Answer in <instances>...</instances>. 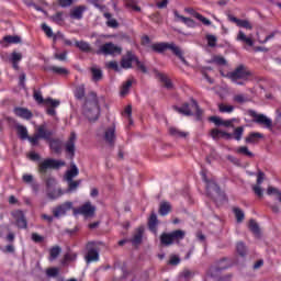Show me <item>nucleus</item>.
<instances>
[{"label": "nucleus", "instance_id": "393cba45", "mask_svg": "<svg viewBox=\"0 0 281 281\" xmlns=\"http://www.w3.org/2000/svg\"><path fill=\"white\" fill-rule=\"evenodd\" d=\"M104 139L110 146H115V125H112L105 130Z\"/></svg>", "mask_w": 281, "mask_h": 281}, {"label": "nucleus", "instance_id": "4d7b16f0", "mask_svg": "<svg viewBox=\"0 0 281 281\" xmlns=\"http://www.w3.org/2000/svg\"><path fill=\"white\" fill-rule=\"evenodd\" d=\"M220 113H233L234 112V105H225L221 103L218 105Z\"/></svg>", "mask_w": 281, "mask_h": 281}, {"label": "nucleus", "instance_id": "13d9d810", "mask_svg": "<svg viewBox=\"0 0 281 281\" xmlns=\"http://www.w3.org/2000/svg\"><path fill=\"white\" fill-rule=\"evenodd\" d=\"M234 102H237V104H245V102H249V99L245 94H236L234 97Z\"/></svg>", "mask_w": 281, "mask_h": 281}, {"label": "nucleus", "instance_id": "423d86ee", "mask_svg": "<svg viewBox=\"0 0 281 281\" xmlns=\"http://www.w3.org/2000/svg\"><path fill=\"white\" fill-rule=\"evenodd\" d=\"M57 183L55 178H48L46 180V195L50 201H56L66 194L65 190L56 187Z\"/></svg>", "mask_w": 281, "mask_h": 281}, {"label": "nucleus", "instance_id": "7ed1b4c3", "mask_svg": "<svg viewBox=\"0 0 281 281\" xmlns=\"http://www.w3.org/2000/svg\"><path fill=\"white\" fill-rule=\"evenodd\" d=\"M201 177L206 184V194L210 196V199H212V201H214V203L217 201L216 196L221 198L222 200L225 199V193L221 191V187H218L216 181L207 179V170L202 169Z\"/></svg>", "mask_w": 281, "mask_h": 281}, {"label": "nucleus", "instance_id": "4468645a", "mask_svg": "<svg viewBox=\"0 0 281 281\" xmlns=\"http://www.w3.org/2000/svg\"><path fill=\"white\" fill-rule=\"evenodd\" d=\"M76 139H78V137L76 136V132H71L68 140L65 143V150L67 155H69L70 159H74V157H76Z\"/></svg>", "mask_w": 281, "mask_h": 281}, {"label": "nucleus", "instance_id": "cd10ccee", "mask_svg": "<svg viewBox=\"0 0 281 281\" xmlns=\"http://www.w3.org/2000/svg\"><path fill=\"white\" fill-rule=\"evenodd\" d=\"M265 135L260 132H251L245 139L246 144H258Z\"/></svg>", "mask_w": 281, "mask_h": 281}, {"label": "nucleus", "instance_id": "774afa93", "mask_svg": "<svg viewBox=\"0 0 281 281\" xmlns=\"http://www.w3.org/2000/svg\"><path fill=\"white\" fill-rule=\"evenodd\" d=\"M22 181L24 183H27V184H31V183H34V176L30 175V173H24L22 176Z\"/></svg>", "mask_w": 281, "mask_h": 281}, {"label": "nucleus", "instance_id": "7c9ffc66", "mask_svg": "<svg viewBox=\"0 0 281 281\" xmlns=\"http://www.w3.org/2000/svg\"><path fill=\"white\" fill-rule=\"evenodd\" d=\"M175 16L177 19H180V21H182V23H184V25H187V27H196V22L194 20L179 14L178 11H175Z\"/></svg>", "mask_w": 281, "mask_h": 281}, {"label": "nucleus", "instance_id": "72a5a7b5", "mask_svg": "<svg viewBox=\"0 0 281 281\" xmlns=\"http://www.w3.org/2000/svg\"><path fill=\"white\" fill-rule=\"evenodd\" d=\"M157 78L160 80V82H162L164 87H166V89H172L175 86L172 85V81L170 80V78H168V76L158 72L157 74Z\"/></svg>", "mask_w": 281, "mask_h": 281}, {"label": "nucleus", "instance_id": "ea45409f", "mask_svg": "<svg viewBox=\"0 0 281 281\" xmlns=\"http://www.w3.org/2000/svg\"><path fill=\"white\" fill-rule=\"evenodd\" d=\"M85 93H86L85 83H81V85L76 87V89H75V98L77 100H83L85 99Z\"/></svg>", "mask_w": 281, "mask_h": 281}, {"label": "nucleus", "instance_id": "864d4df0", "mask_svg": "<svg viewBox=\"0 0 281 281\" xmlns=\"http://www.w3.org/2000/svg\"><path fill=\"white\" fill-rule=\"evenodd\" d=\"M58 273H60V269L56 267L46 269L47 278H58Z\"/></svg>", "mask_w": 281, "mask_h": 281}, {"label": "nucleus", "instance_id": "ddd939ff", "mask_svg": "<svg viewBox=\"0 0 281 281\" xmlns=\"http://www.w3.org/2000/svg\"><path fill=\"white\" fill-rule=\"evenodd\" d=\"M225 269H229V259L224 257L210 268L209 273L211 278H215V273H221V271H225Z\"/></svg>", "mask_w": 281, "mask_h": 281}, {"label": "nucleus", "instance_id": "c756f323", "mask_svg": "<svg viewBox=\"0 0 281 281\" xmlns=\"http://www.w3.org/2000/svg\"><path fill=\"white\" fill-rule=\"evenodd\" d=\"M169 235L171 236V240L173 243H181V240L186 238V233L184 231L181 229L172 231L171 233H169Z\"/></svg>", "mask_w": 281, "mask_h": 281}, {"label": "nucleus", "instance_id": "2eb2a0df", "mask_svg": "<svg viewBox=\"0 0 281 281\" xmlns=\"http://www.w3.org/2000/svg\"><path fill=\"white\" fill-rule=\"evenodd\" d=\"M15 131L20 139H23V140L29 139V142H31L33 146H36V134H33V136L30 137V135L27 134V127L21 124H16Z\"/></svg>", "mask_w": 281, "mask_h": 281}, {"label": "nucleus", "instance_id": "58836bf2", "mask_svg": "<svg viewBox=\"0 0 281 281\" xmlns=\"http://www.w3.org/2000/svg\"><path fill=\"white\" fill-rule=\"evenodd\" d=\"M171 210H172V206L168 202H162L160 203V206H159V214L160 216H168Z\"/></svg>", "mask_w": 281, "mask_h": 281}, {"label": "nucleus", "instance_id": "c85d7f7f", "mask_svg": "<svg viewBox=\"0 0 281 281\" xmlns=\"http://www.w3.org/2000/svg\"><path fill=\"white\" fill-rule=\"evenodd\" d=\"M236 41H238L239 43H245L246 45H248V47H254V40L251 38V36H247L243 31L238 32Z\"/></svg>", "mask_w": 281, "mask_h": 281}, {"label": "nucleus", "instance_id": "aec40b11", "mask_svg": "<svg viewBox=\"0 0 281 281\" xmlns=\"http://www.w3.org/2000/svg\"><path fill=\"white\" fill-rule=\"evenodd\" d=\"M209 122H213L215 126H225V128H234V122H238V119L223 120L220 116H211Z\"/></svg>", "mask_w": 281, "mask_h": 281}, {"label": "nucleus", "instance_id": "6e6d98bb", "mask_svg": "<svg viewBox=\"0 0 281 281\" xmlns=\"http://www.w3.org/2000/svg\"><path fill=\"white\" fill-rule=\"evenodd\" d=\"M60 251L61 249L59 248V246H54L53 248H50L49 256L52 260H56V258L60 256Z\"/></svg>", "mask_w": 281, "mask_h": 281}, {"label": "nucleus", "instance_id": "c03bdc74", "mask_svg": "<svg viewBox=\"0 0 281 281\" xmlns=\"http://www.w3.org/2000/svg\"><path fill=\"white\" fill-rule=\"evenodd\" d=\"M169 135H171L172 137H188V133L181 132L177 127H170L169 128Z\"/></svg>", "mask_w": 281, "mask_h": 281}, {"label": "nucleus", "instance_id": "6e6552de", "mask_svg": "<svg viewBox=\"0 0 281 281\" xmlns=\"http://www.w3.org/2000/svg\"><path fill=\"white\" fill-rule=\"evenodd\" d=\"M64 166H66L65 160L48 158L40 165L38 171L43 175L47 172V170H60V168H64Z\"/></svg>", "mask_w": 281, "mask_h": 281}, {"label": "nucleus", "instance_id": "052dcab7", "mask_svg": "<svg viewBox=\"0 0 281 281\" xmlns=\"http://www.w3.org/2000/svg\"><path fill=\"white\" fill-rule=\"evenodd\" d=\"M213 63H215V65H220L221 67L227 65V60L223 56H214Z\"/></svg>", "mask_w": 281, "mask_h": 281}, {"label": "nucleus", "instance_id": "4be33fe9", "mask_svg": "<svg viewBox=\"0 0 281 281\" xmlns=\"http://www.w3.org/2000/svg\"><path fill=\"white\" fill-rule=\"evenodd\" d=\"M47 144L55 155H60L63 153V140L60 138H50Z\"/></svg>", "mask_w": 281, "mask_h": 281}, {"label": "nucleus", "instance_id": "5701e85b", "mask_svg": "<svg viewBox=\"0 0 281 281\" xmlns=\"http://www.w3.org/2000/svg\"><path fill=\"white\" fill-rule=\"evenodd\" d=\"M13 113L16 115V117H21L22 120H32L33 116L32 111L21 106L14 108Z\"/></svg>", "mask_w": 281, "mask_h": 281}, {"label": "nucleus", "instance_id": "37998d69", "mask_svg": "<svg viewBox=\"0 0 281 281\" xmlns=\"http://www.w3.org/2000/svg\"><path fill=\"white\" fill-rule=\"evenodd\" d=\"M238 155H244L245 157L254 158V153L249 150L248 146H240L236 149Z\"/></svg>", "mask_w": 281, "mask_h": 281}, {"label": "nucleus", "instance_id": "1a4fd4ad", "mask_svg": "<svg viewBox=\"0 0 281 281\" xmlns=\"http://www.w3.org/2000/svg\"><path fill=\"white\" fill-rule=\"evenodd\" d=\"M97 54H103V56H120V54H122V47L109 42L101 45Z\"/></svg>", "mask_w": 281, "mask_h": 281}, {"label": "nucleus", "instance_id": "c9c22d12", "mask_svg": "<svg viewBox=\"0 0 281 281\" xmlns=\"http://www.w3.org/2000/svg\"><path fill=\"white\" fill-rule=\"evenodd\" d=\"M160 243L165 247H170V245H175V241H172V237H171L170 233H162L160 235Z\"/></svg>", "mask_w": 281, "mask_h": 281}, {"label": "nucleus", "instance_id": "f8f14e48", "mask_svg": "<svg viewBox=\"0 0 281 281\" xmlns=\"http://www.w3.org/2000/svg\"><path fill=\"white\" fill-rule=\"evenodd\" d=\"M77 214H80L86 218H91V216L95 215V206H93L91 202H86L80 207L74 209V215L77 216Z\"/></svg>", "mask_w": 281, "mask_h": 281}, {"label": "nucleus", "instance_id": "9b49d317", "mask_svg": "<svg viewBox=\"0 0 281 281\" xmlns=\"http://www.w3.org/2000/svg\"><path fill=\"white\" fill-rule=\"evenodd\" d=\"M249 115L254 119L256 124L265 126V128H271L273 126V121H271V119L267 117L265 114H258L256 111L250 110Z\"/></svg>", "mask_w": 281, "mask_h": 281}, {"label": "nucleus", "instance_id": "9d476101", "mask_svg": "<svg viewBox=\"0 0 281 281\" xmlns=\"http://www.w3.org/2000/svg\"><path fill=\"white\" fill-rule=\"evenodd\" d=\"M54 137V132L47 128V123H43L42 125L37 126L36 130V144L38 145V139H43L44 142L48 143L52 142Z\"/></svg>", "mask_w": 281, "mask_h": 281}, {"label": "nucleus", "instance_id": "680f3d73", "mask_svg": "<svg viewBox=\"0 0 281 281\" xmlns=\"http://www.w3.org/2000/svg\"><path fill=\"white\" fill-rule=\"evenodd\" d=\"M206 41H207V45L209 47H216V36L215 35H212V34H207L206 35Z\"/></svg>", "mask_w": 281, "mask_h": 281}, {"label": "nucleus", "instance_id": "0eeeda50", "mask_svg": "<svg viewBox=\"0 0 281 281\" xmlns=\"http://www.w3.org/2000/svg\"><path fill=\"white\" fill-rule=\"evenodd\" d=\"M102 243L100 241H88L86 244V262L89 265L91 262H98L100 260V246Z\"/></svg>", "mask_w": 281, "mask_h": 281}, {"label": "nucleus", "instance_id": "412c9836", "mask_svg": "<svg viewBox=\"0 0 281 281\" xmlns=\"http://www.w3.org/2000/svg\"><path fill=\"white\" fill-rule=\"evenodd\" d=\"M87 10V5H78L70 10V19H75L76 21H82L85 16V12Z\"/></svg>", "mask_w": 281, "mask_h": 281}, {"label": "nucleus", "instance_id": "a18cd8bd", "mask_svg": "<svg viewBox=\"0 0 281 281\" xmlns=\"http://www.w3.org/2000/svg\"><path fill=\"white\" fill-rule=\"evenodd\" d=\"M244 133H245V127L243 126L236 127L233 133V139H236V142H240L243 139Z\"/></svg>", "mask_w": 281, "mask_h": 281}, {"label": "nucleus", "instance_id": "20e7f679", "mask_svg": "<svg viewBox=\"0 0 281 281\" xmlns=\"http://www.w3.org/2000/svg\"><path fill=\"white\" fill-rule=\"evenodd\" d=\"M173 109L181 115H187L188 117L194 115L195 113V119L198 120V122H201V120H203V110L199 108V103L194 99H192L190 103H183L180 108L175 106Z\"/></svg>", "mask_w": 281, "mask_h": 281}, {"label": "nucleus", "instance_id": "5fc2aeb1", "mask_svg": "<svg viewBox=\"0 0 281 281\" xmlns=\"http://www.w3.org/2000/svg\"><path fill=\"white\" fill-rule=\"evenodd\" d=\"M125 5L126 8H131L132 10H135V12H142V8L137 5V1L135 0H126Z\"/></svg>", "mask_w": 281, "mask_h": 281}, {"label": "nucleus", "instance_id": "dca6fc26", "mask_svg": "<svg viewBox=\"0 0 281 281\" xmlns=\"http://www.w3.org/2000/svg\"><path fill=\"white\" fill-rule=\"evenodd\" d=\"M12 216L15 220V225L19 227V229H27V218L25 217V213H23V211H13Z\"/></svg>", "mask_w": 281, "mask_h": 281}, {"label": "nucleus", "instance_id": "79ce46f5", "mask_svg": "<svg viewBox=\"0 0 281 281\" xmlns=\"http://www.w3.org/2000/svg\"><path fill=\"white\" fill-rule=\"evenodd\" d=\"M236 251L238 256H240L241 258H245V256H247V246L245 245V243L238 241L236 244Z\"/></svg>", "mask_w": 281, "mask_h": 281}, {"label": "nucleus", "instance_id": "a211bd4d", "mask_svg": "<svg viewBox=\"0 0 281 281\" xmlns=\"http://www.w3.org/2000/svg\"><path fill=\"white\" fill-rule=\"evenodd\" d=\"M74 207V203L71 202H64L60 205H57L56 207L53 209V216L55 218H60V216H65L69 210Z\"/></svg>", "mask_w": 281, "mask_h": 281}, {"label": "nucleus", "instance_id": "4c0bfd02", "mask_svg": "<svg viewBox=\"0 0 281 281\" xmlns=\"http://www.w3.org/2000/svg\"><path fill=\"white\" fill-rule=\"evenodd\" d=\"M48 71H53L57 76H67L69 75V70L67 68L58 67V66H50Z\"/></svg>", "mask_w": 281, "mask_h": 281}, {"label": "nucleus", "instance_id": "bf43d9fd", "mask_svg": "<svg viewBox=\"0 0 281 281\" xmlns=\"http://www.w3.org/2000/svg\"><path fill=\"white\" fill-rule=\"evenodd\" d=\"M135 65L138 71H142V74H148V68H146V65H144V63H142L137 57H136Z\"/></svg>", "mask_w": 281, "mask_h": 281}, {"label": "nucleus", "instance_id": "0e129e2a", "mask_svg": "<svg viewBox=\"0 0 281 281\" xmlns=\"http://www.w3.org/2000/svg\"><path fill=\"white\" fill-rule=\"evenodd\" d=\"M195 19H198V21H201V23H203V25H212V21H210L207 18L203 16L201 13H195Z\"/></svg>", "mask_w": 281, "mask_h": 281}, {"label": "nucleus", "instance_id": "3c124183", "mask_svg": "<svg viewBox=\"0 0 281 281\" xmlns=\"http://www.w3.org/2000/svg\"><path fill=\"white\" fill-rule=\"evenodd\" d=\"M233 212L235 214L237 223H243V221H245V212H243V210L234 207Z\"/></svg>", "mask_w": 281, "mask_h": 281}, {"label": "nucleus", "instance_id": "69168bd1", "mask_svg": "<svg viewBox=\"0 0 281 281\" xmlns=\"http://www.w3.org/2000/svg\"><path fill=\"white\" fill-rule=\"evenodd\" d=\"M181 262V258H179V256L173 255L169 258V262L168 265H171L172 267H177V265H179Z\"/></svg>", "mask_w": 281, "mask_h": 281}, {"label": "nucleus", "instance_id": "de8ad7c7", "mask_svg": "<svg viewBox=\"0 0 281 281\" xmlns=\"http://www.w3.org/2000/svg\"><path fill=\"white\" fill-rule=\"evenodd\" d=\"M248 227H249L250 232H252V234H255V236H260V226H258V223L255 222V220L249 221Z\"/></svg>", "mask_w": 281, "mask_h": 281}, {"label": "nucleus", "instance_id": "39448f33", "mask_svg": "<svg viewBox=\"0 0 281 281\" xmlns=\"http://www.w3.org/2000/svg\"><path fill=\"white\" fill-rule=\"evenodd\" d=\"M36 103L40 104V106H46V115L50 117L56 116V109L60 106V100L52 99V97L44 99L40 90L36 91Z\"/></svg>", "mask_w": 281, "mask_h": 281}, {"label": "nucleus", "instance_id": "b1692460", "mask_svg": "<svg viewBox=\"0 0 281 281\" xmlns=\"http://www.w3.org/2000/svg\"><path fill=\"white\" fill-rule=\"evenodd\" d=\"M42 31L47 36V38H53V43H56L58 38L63 37V34L60 32L54 34V31L46 23L42 24Z\"/></svg>", "mask_w": 281, "mask_h": 281}, {"label": "nucleus", "instance_id": "a19ab883", "mask_svg": "<svg viewBox=\"0 0 281 281\" xmlns=\"http://www.w3.org/2000/svg\"><path fill=\"white\" fill-rule=\"evenodd\" d=\"M65 13L63 11L56 12L54 15H52V21L56 23L57 25H63L65 22Z\"/></svg>", "mask_w": 281, "mask_h": 281}, {"label": "nucleus", "instance_id": "603ef678", "mask_svg": "<svg viewBox=\"0 0 281 281\" xmlns=\"http://www.w3.org/2000/svg\"><path fill=\"white\" fill-rule=\"evenodd\" d=\"M131 87H133V80L128 79L125 83H123L121 88V95L122 97L126 95L131 90Z\"/></svg>", "mask_w": 281, "mask_h": 281}, {"label": "nucleus", "instance_id": "a878e982", "mask_svg": "<svg viewBox=\"0 0 281 281\" xmlns=\"http://www.w3.org/2000/svg\"><path fill=\"white\" fill-rule=\"evenodd\" d=\"M19 43H21V37L19 35H7L0 42L2 47H8V45H16Z\"/></svg>", "mask_w": 281, "mask_h": 281}, {"label": "nucleus", "instance_id": "e433bc0d", "mask_svg": "<svg viewBox=\"0 0 281 281\" xmlns=\"http://www.w3.org/2000/svg\"><path fill=\"white\" fill-rule=\"evenodd\" d=\"M90 71L92 74V82H100V80H102V78H103L102 69L91 67Z\"/></svg>", "mask_w": 281, "mask_h": 281}, {"label": "nucleus", "instance_id": "f257e3e1", "mask_svg": "<svg viewBox=\"0 0 281 281\" xmlns=\"http://www.w3.org/2000/svg\"><path fill=\"white\" fill-rule=\"evenodd\" d=\"M83 113L90 122H95L100 117V102L95 91H90L85 98Z\"/></svg>", "mask_w": 281, "mask_h": 281}, {"label": "nucleus", "instance_id": "09e8293b", "mask_svg": "<svg viewBox=\"0 0 281 281\" xmlns=\"http://www.w3.org/2000/svg\"><path fill=\"white\" fill-rule=\"evenodd\" d=\"M103 16H104L105 19H108V22H106L108 27H117V26L120 25V24L117 23V20L111 19V16H112L111 13L106 12V13L103 14Z\"/></svg>", "mask_w": 281, "mask_h": 281}, {"label": "nucleus", "instance_id": "f3484780", "mask_svg": "<svg viewBox=\"0 0 281 281\" xmlns=\"http://www.w3.org/2000/svg\"><path fill=\"white\" fill-rule=\"evenodd\" d=\"M151 49L157 54H164V52H166L167 49H170V52H172L173 54L175 49H177V46L175 43L160 42V43L153 44Z\"/></svg>", "mask_w": 281, "mask_h": 281}, {"label": "nucleus", "instance_id": "f03ea898", "mask_svg": "<svg viewBox=\"0 0 281 281\" xmlns=\"http://www.w3.org/2000/svg\"><path fill=\"white\" fill-rule=\"evenodd\" d=\"M222 76H224V78H228V80L233 81L234 85H239V87H243L245 81L249 80L254 74L251 70H249V68H247V66L239 65L233 71H229L226 75L222 74Z\"/></svg>", "mask_w": 281, "mask_h": 281}, {"label": "nucleus", "instance_id": "2f4dec72", "mask_svg": "<svg viewBox=\"0 0 281 281\" xmlns=\"http://www.w3.org/2000/svg\"><path fill=\"white\" fill-rule=\"evenodd\" d=\"M159 221L157 220V214L151 213L148 220V227L149 231L153 232L154 234H157V225Z\"/></svg>", "mask_w": 281, "mask_h": 281}, {"label": "nucleus", "instance_id": "6ab92c4d", "mask_svg": "<svg viewBox=\"0 0 281 281\" xmlns=\"http://www.w3.org/2000/svg\"><path fill=\"white\" fill-rule=\"evenodd\" d=\"M137 60L135 54L131 50H127L126 54L121 59L122 69H133V63Z\"/></svg>", "mask_w": 281, "mask_h": 281}, {"label": "nucleus", "instance_id": "338daca9", "mask_svg": "<svg viewBox=\"0 0 281 281\" xmlns=\"http://www.w3.org/2000/svg\"><path fill=\"white\" fill-rule=\"evenodd\" d=\"M76 258H78V255L76 252H67L64 256V259L66 262H74V260H76Z\"/></svg>", "mask_w": 281, "mask_h": 281}, {"label": "nucleus", "instance_id": "49530a36", "mask_svg": "<svg viewBox=\"0 0 281 281\" xmlns=\"http://www.w3.org/2000/svg\"><path fill=\"white\" fill-rule=\"evenodd\" d=\"M143 236H144V228H138L132 239L133 245H140Z\"/></svg>", "mask_w": 281, "mask_h": 281}, {"label": "nucleus", "instance_id": "473e14b6", "mask_svg": "<svg viewBox=\"0 0 281 281\" xmlns=\"http://www.w3.org/2000/svg\"><path fill=\"white\" fill-rule=\"evenodd\" d=\"M75 46L80 49V52H85L86 54L91 53V44L85 41H76Z\"/></svg>", "mask_w": 281, "mask_h": 281}, {"label": "nucleus", "instance_id": "f704fd0d", "mask_svg": "<svg viewBox=\"0 0 281 281\" xmlns=\"http://www.w3.org/2000/svg\"><path fill=\"white\" fill-rule=\"evenodd\" d=\"M68 183V189L65 191L66 194L69 192H76L78 188H80V183H82L81 180H66Z\"/></svg>", "mask_w": 281, "mask_h": 281}, {"label": "nucleus", "instance_id": "bb28decb", "mask_svg": "<svg viewBox=\"0 0 281 281\" xmlns=\"http://www.w3.org/2000/svg\"><path fill=\"white\" fill-rule=\"evenodd\" d=\"M78 175H80V170L78 169L76 164L72 162L70 165V169L66 171L65 180L66 181H74V179H76V177H78Z\"/></svg>", "mask_w": 281, "mask_h": 281}, {"label": "nucleus", "instance_id": "e2e57ef3", "mask_svg": "<svg viewBox=\"0 0 281 281\" xmlns=\"http://www.w3.org/2000/svg\"><path fill=\"white\" fill-rule=\"evenodd\" d=\"M238 27H244L245 30H254V25L248 20H240Z\"/></svg>", "mask_w": 281, "mask_h": 281}, {"label": "nucleus", "instance_id": "8fccbe9b", "mask_svg": "<svg viewBox=\"0 0 281 281\" xmlns=\"http://www.w3.org/2000/svg\"><path fill=\"white\" fill-rule=\"evenodd\" d=\"M173 55L177 56L183 65H188V60L183 57V50H181V47L176 46V48H173Z\"/></svg>", "mask_w": 281, "mask_h": 281}]
</instances>
